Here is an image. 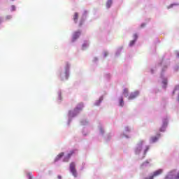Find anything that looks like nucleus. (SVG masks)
<instances>
[{
	"instance_id": "obj_1",
	"label": "nucleus",
	"mask_w": 179,
	"mask_h": 179,
	"mask_svg": "<svg viewBox=\"0 0 179 179\" xmlns=\"http://www.w3.org/2000/svg\"><path fill=\"white\" fill-rule=\"evenodd\" d=\"M149 149H150V146L146 145V141L145 140H141L134 147V152L138 159L142 160L146 156V153H148Z\"/></svg>"
},
{
	"instance_id": "obj_2",
	"label": "nucleus",
	"mask_w": 179,
	"mask_h": 179,
	"mask_svg": "<svg viewBox=\"0 0 179 179\" xmlns=\"http://www.w3.org/2000/svg\"><path fill=\"white\" fill-rule=\"evenodd\" d=\"M84 108L85 104H83V103H79L77 104L74 110L69 111L67 125H70L72 120H73L75 117H76L81 111H83Z\"/></svg>"
},
{
	"instance_id": "obj_3",
	"label": "nucleus",
	"mask_w": 179,
	"mask_h": 179,
	"mask_svg": "<svg viewBox=\"0 0 179 179\" xmlns=\"http://www.w3.org/2000/svg\"><path fill=\"white\" fill-rule=\"evenodd\" d=\"M71 69V64L66 63L64 68L60 69L58 75L61 80H68L69 78V70Z\"/></svg>"
},
{
	"instance_id": "obj_4",
	"label": "nucleus",
	"mask_w": 179,
	"mask_h": 179,
	"mask_svg": "<svg viewBox=\"0 0 179 179\" xmlns=\"http://www.w3.org/2000/svg\"><path fill=\"white\" fill-rule=\"evenodd\" d=\"M161 66H162V72H161V79L162 83L163 89H166L167 87V76H166V71L167 69V66L164 64V62L161 63Z\"/></svg>"
},
{
	"instance_id": "obj_5",
	"label": "nucleus",
	"mask_w": 179,
	"mask_h": 179,
	"mask_svg": "<svg viewBox=\"0 0 179 179\" xmlns=\"http://www.w3.org/2000/svg\"><path fill=\"white\" fill-rule=\"evenodd\" d=\"M164 179H179V170L172 169L169 171Z\"/></svg>"
},
{
	"instance_id": "obj_6",
	"label": "nucleus",
	"mask_w": 179,
	"mask_h": 179,
	"mask_svg": "<svg viewBox=\"0 0 179 179\" xmlns=\"http://www.w3.org/2000/svg\"><path fill=\"white\" fill-rule=\"evenodd\" d=\"M69 170L71 174L76 178V177H78V171L76 170V164H75V162H71L70 164Z\"/></svg>"
},
{
	"instance_id": "obj_7",
	"label": "nucleus",
	"mask_w": 179,
	"mask_h": 179,
	"mask_svg": "<svg viewBox=\"0 0 179 179\" xmlns=\"http://www.w3.org/2000/svg\"><path fill=\"white\" fill-rule=\"evenodd\" d=\"M167 125H169V117H164L162 119V125L159 129L160 132H164L166 131V128H167Z\"/></svg>"
},
{
	"instance_id": "obj_8",
	"label": "nucleus",
	"mask_w": 179,
	"mask_h": 179,
	"mask_svg": "<svg viewBox=\"0 0 179 179\" xmlns=\"http://www.w3.org/2000/svg\"><path fill=\"white\" fill-rule=\"evenodd\" d=\"M76 153H78V150L76 149L71 150L70 151V153H69L67 155L64 157L63 162H69V159H71V156H73V155H76Z\"/></svg>"
},
{
	"instance_id": "obj_9",
	"label": "nucleus",
	"mask_w": 179,
	"mask_h": 179,
	"mask_svg": "<svg viewBox=\"0 0 179 179\" xmlns=\"http://www.w3.org/2000/svg\"><path fill=\"white\" fill-rule=\"evenodd\" d=\"M98 131H99V136H101L102 138H104V139H107L106 137V130L104 129V126L101 124H99L98 126Z\"/></svg>"
},
{
	"instance_id": "obj_10",
	"label": "nucleus",
	"mask_w": 179,
	"mask_h": 179,
	"mask_svg": "<svg viewBox=\"0 0 179 179\" xmlns=\"http://www.w3.org/2000/svg\"><path fill=\"white\" fill-rule=\"evenodd\" d=\"M129 132H131V127H129V126H125L124 131L121 135V138H126L127 139H129V138H131V136L127 134H129Z\"/></svg>"
},
{
	"instance_id": "obj_11",
	"label": "nucleus",
	"mask_w": 179,
	"mask_h": 179,
	"mask_svg": "<svg viewBox=\"0 0 179 179\" xmlns=\"http://www.w3.org/2000/svg\"><path fill=\"white\" fill-rule=\"evenodd\" d=\"M87 16V10H84L82 15V17L79 21V26H82L85 22V20H86V17Z\"/></svg>"
},
{
	"instance_id": "obj_12",
	"label": "nucleus",
	"mask_w": 179,
	"mask_h": 179,
	"mask_svg": "<svg viewBox=\"0 0 179 179\" xmlns=\"http://www.w3.org/2000/svg\"><path fill=\"white\" fill-rule=\"evenodd\" d=\"M152 159H148L141 165V169H146V167H151Z\"/></svg>"
},
{
	"instance_id": "obj_13",
	"label": "nucleus",
	"mask_w": 179,
	"mask_h": 179,
	"mask_svg": "<svg viewBox=\"0 0 179 179\" xmlns=\"http://www.w3.org/2000/svg\"><path fill=\"white\" fill-rule=\"evenodd\" d=\"M173 96H176V100L179 103V85H176L172 92Z\"/></svg>"
},
{
	"instance_id": "obj_14",
	"label": "nucleus",
	"mask_w": 179,
	"mask_h": 179,
	"mask_svg": "<svg viewBox=\"0 0 179 179\" xmlns=\"http://www.w3.org/2000/svg\"><path fill=\"white\" fill-rule=\"evenodd\" d=\"M163 171H164V169H159L152 173V174L150 176L152 177V179L154 177H159V176H161V174H163Z\"/></svg>"
},
{
	"instance_id": "obj_15",
	"label": "nucleus",
	"mask_w": 179,
	"mask_h": 179,
	"mask_svg": "<svg viewBox=\"0 0 179 179\" xmlns=\"http://www.w3.org/2000/svg\"><path fill=\"white\" fill-rule=\"evenodd\" d=\"M139 94H140L139 91H135L134 92H131L128 96V100H134V99H136V97H138Z\"/></svg>"
},
{
	"instance_id": "obj_16",
	"label": "nucleus",
	"mask_w": 179,
	"mask_h": 179,
	"mask_svg": "<svg viewBox=\"0 0 179 179\" xmlns=\"http://www.w3.org/2000/svg\"><path fill=\"white\" fill-rule=\"evenodd\" d=\"M159 138H160V134H157L156 136H152L150 138V143H156V142H157V141H159Z\"/></svg>"
},
{
	"instance_id": "obj_17",
	"label": "nucleus",
	"mask_w": 179,
	"mask_h": 179,
	"mask_svg": "<svg viewBox=\"0 0 179 179\" xmlns=\"http://www.w3.org/2000/svg\"><path fill=\"white\" fill-rule=\"evenodd\" d=\"M136 40H138V34H134L133 35V40L130 41L129 46L134 47V45H135V43H136Z\"/></svg>"
},
{
	"instance_id": "obj_18",
	"label": "nucleus",
	"mask_w": 179,
	"mask_h": 179,
	"mask_svg": "<svg viewBox=\"0 0 179 179\" xmlns=\"http://www.w3.org/2000/svg\"><path fill=\"white\" fill-rule=\"evenodd\" d=\"M80 36V31H77L74 32L73 34L72 42L75 43V41H76V40L79 38Z\"/></svg>"
},
{
	"instance_id": "obj_19",
	"label": "nucleus",
	"mask_w": 179,
	"mask_h": 179,
	"mask_svg": "<svg viewBox=\"0 0 179 179\" xmlns=\"http://www.w3.org/2000/svg\"><path fill=\"white\" fill-rule=\"evenodd\" d=\"M90 45V42H89V41H84L83 45H82V49L83 50H86V48H89Z\"/></svg>"
},
{
	"instance_id": "obj_20",
	"label": "nucleus",
	"mask_w": 179,
	"mask_h": 179,
	"mask_svg": "<svg viewBox=\"0 0 179 179\" xmlns=\"http://www.w3.org/2000/svg\"><path fill=\"white\" fill-rule=\"evenodd\" d=\"M64 157V152L59 153L55 159V163L59 162V160Z\"/></svg>"
},
{
	"instance_id": "obj_21",
	"label": "nucleus",
	"mask_w": 179,
	"mask_h": 179,
	"mask_svg": "<svg viewBox=\"0 0 179 179\" xmlns=\"http://www.w3.org/2000/svg\"><path fill=\"white\" fill-rule=\"evenodd\" d=\"M103 96H100L99 99L94 102V106H100L101 101H103Z\"/></svg>"
},
{
	"instance_id": "obj_22",
	"label": "nucleus",
	"mask_w": 179,
	"mask_h": 179,
	"mask_svg": "<svg viewBox=\"0 0 179 179\" xmlns=\"http://www.w3.org/2000/svg\"><path fill=\"white\" fill-rule=\"evenodd\" d=\"M113 5V0H108L106 2V8L110 9Z\"/></svg>"
},
{
	"instance_id": "obj_23",
	"label": "nucleus",
	"mask_w": 179,
	"mask_h": 179,
	"mask_svg": "<svg viewBox=\"0 0 179 179\" xmlns=\"http://www.w3.org/2000/svg\"><path fill=\"white\" fill-rule=\"evenodd\" d=\"M118 100H119V106L120 107H124V99L122 98V96H120Z\"/></svg>"
},
{
	"instance_id": "obj_24",
	"label": "nucleus",
	"mask_w": 179,
	"mask_h": 179,
	"mask_svg": "<svg viewBox=\"0 0 179 179\" xmlns=\"http://www.w3.org/2000/svg\"><path fill=\"white\" fill-rule=\"evenodd\" d=\"M79 17V14L78 13H75L73 17V21L76 22V23H78V18Z\"/></svg>"
},
{
	"instance_id": "obj_25",
	"label": "nucleus",
	"mask_w": 179,
	"mask_h": 179,
	"mask_svg": "<svg viewBox=\"0 0 179 179\" xmlns=\"http://www.w3.org/2000/svg\"><path fill=\"white\" fill-rule=\"evenodd\" d=\"M122 51V47H120L117 49L116 52H115V56L118 57L120 54H121V52Z\"/></svg>"
},
{
	"instance_id": "obj_26",
	"label": "nucleus",
	"mask_w": 179,
	"mask_h": 179,
	"mask_svg": "<svg viewBox=\"0 0 179 179\" xmlns=\"http://www.w3.org/2000/svg\"><path fill=\"white\" fill-rule=\"evenodd\" d=\"M82 134L84 136H86V135H87V134H89V131H87V128L84 127Z\"/></svg>"
},
{
	"instance_id": "obj_27",
	"label": "nucleus",
	"mask_w": 179,
	"mask_h": 179,
	"mask_svg": "<svg viewBox=\"0 0 179 179\" xmlns=\"http://www.w3.org/2000/svg\"><path fill=\"white\" fill-rule=\"evenodd\" d=\"M123 95L124 97H128V89L125 88L123 91Z\"/></svg>"
},
{
	"instance_id": "obj_28",
	"label": "nucleus",
	"mask_w": 179,
	"mask_h": 179,
	"mask_svg": "<svg viewBox=\"0 0 179 179\" xmlns=\"http://www.w3.org/2000/svg\"><path fill=\"white\" fill-rule=\"evenodd\" d=\"M88 124H89V122H87V120H83L81 121V125H88Z\"/></svg>"
},
{
	"instance_id": "obj_29",
	"label": "nucleus",
	"mask_w": 179,
	"mask_h": 179,
	"mask_svg": "<svg viewBox=\"0 0 179 179\" xmlns=\"http://www.w3.org/2000/svg\"><path fill=\"white\" fill-rule=\"evenodd\" d=\"M57 94H58V100H60V101L62 100V96H61V94H62L61 90L58 91Z\"/></svg>"
},
{
	"instance_id": "obj_30",
	"label": "nucleus",
	"mask_w": 179,
	"mask_h": 179,
	"mask_svg": "<svg viewBox=\"0 0 179 179\" xmlns=\"http://www.w3.org/2000/svg\"><path fill=\"white\" fill-rule=\"evenodd\" d=\"M15 10H16V6L15 5H12L10 12H15Z\"/></svg>"
},
{
	"instance_id": "obj_31",
	"label": "nucleus",
	"mask_w": 179,
	"mask_h": 179,
	"mask_svg": "<svg viewBox=\"0 0 179 179\" xmlns=\"http://www.w3.org/2000/svg\"><path fill=\"white\" fill-rule=\"evenodd\" d=\"M10 19H12V15L6 16V20H10Z\"/></svg>"
},
{
	"instance_id": "obj_32",
	"label": "nucleus",
	"mask_w": 179,
	"mask_h": 179,
	"mask_svg": "<svg viewBox=\"0 0 179 179\" xmlns=\"http://www.w3.org/2000/svg\"><path fill=\"white\" fill-rule=\"evenodd\" d=\"M176 5H177V4H176V3L171 4V5L168 7V9H170V8H173V6H176Z\"/></svg>"
},
{
	"instance_id": "obj_33",
	"label": "nucleus",
	"mask_w": 179,
	"mask_h": 179,
	"mask_svg": "<svg viewBox=\"0 0 179 179\" xmlns=\"http://www.w3.org/2000/svg\"><path fill=\"white\" fill-rule=\"evenodd\" d=\"M107 55H108V52L105 51V52H103V57H107Z\"/></svg>"
},
{
	"instance_id": "obj_34",
	"label": "nucleus",
	"mask_w": 179,
	"mask_h": 179,
	"mask_svg": "<svg viewBox=\"0 0 179 179\" xmlns=\"http://www.w3.org/2000/svg\"><path fill=\"white\" fill-rule=\"evenodd\" d=\"M27 177L29 179H31V173H27Z\"/></svg>"
},
{
	"instance_id": "obj_35",
	"label": "nucleus",
	"mask_w": 179,
	"mask_h": 179,
	"mask_svg": "<svg viewBox=\"0 0 179 179\" xmlns=\"http://www.w3.org/2000/svg\"><path fill=\"white\" fill-rule=\"evenodd\" d=\"M1 23H3V18L0 17V24H1Z\"/></svg>"
},
{
	"instance_id": "obj_36",
	"label": "nucleus",
	"mask_w": 179,
	"mask_h": 179,
	"mask_svg": "<svg viewBox=\"0 0 179 179\" xmlns=\"http://www.w3.org/2000/svg\"><path fill=\"white\" fill-rule=\"evenodd\" d=\"M155 71H156V69H151V73H155Z\"/></svg>"
},
{
	"instance_id": "obj_37",
	"label": "nucleus",
	"mask_w": 179,
	"mask_h": 179,
	"mask_svg": "<svg viewBox=\"0 0 179 179\" xmlns=\"http://www.w3.org/2000/svg\"><path fill=\"white\" fill-rule=\"evenodd\" d=\"M144 179H153V177L148 176V177L145 178Z\"/></svg>"
},
{
	"instance_id": "obj_38",
	"label": "nucleus",
	"mask_w": 179,
	"mask_h": 179,
	"mask_svg": "<svg viewBox=\"0 0 179 179\" xmlns=\"http://www.w3.org/2000/svg\"><path fill=\"white\" fill-rule=\"evenodd\" d=\"M57 178L58 179H62V176H61V175H58Z\"/></svg>"
},
{
	"instance_id": "obj_39",
	"label": "nucleus",
	"mask_w": 179,
	"mask_h": 179,
	"mask_svg": "<svg viewBox=\"0 0 179 179\" xmlns=\"http://www.w3.org/2000/svg\"><path fill=\"white\" fill-rule=\"evenodd\" d=\"M177 57L179 58V52H177Z\"/></svg>"
},
{
	"instance_id": "obj_40",
	"label": "nucleus",
	"mask_w": 179,
	"mask_h": 179,
	"mask_svg": "<svg viewBox=\"0 0 179 179\" xmlns=\"http://www.w3.org/2000/svg\"><path fill=\"white\" fill-rule=\"evenodd\" d=\"M145 26V24H141V27H143Z\"/></svg>"
},
{
	"instance_id": "obj_41",
	"label": "nucleus",
	"mask_w": 179,
	"mask_h": 179,
	"mask_svg": "<svg viewBox=\"0 0 179 179\" xmlns=\"http://www.w3.org/2000/svg\"><path fill=\"white\" fill-rule=\"evenodd\" d=\"M94 61H97V57H94Z\"/></svg>"
},
{
	"instance_id": "obj_42",
	"label": "nucleus",
	"mask_w": 179,
	"mask_h": 179,
	"mask_svg": "<svg viewBox=\"0 0 179 179\" xmlns=\"http://www.w3.org/2000/svg\"><path fill=\"white\" fill-rule=\"evenodd\" d=\"M12 1H15V0H12Z\"/></svg>"
}]
</instances>
